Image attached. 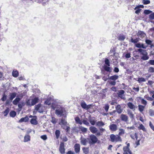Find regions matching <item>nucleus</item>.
<instances>
[{"instance_id": "7ed1b4c3", "label": "nucleus", "mask_w": 154, "mask_h": 154, "mask_svg": "<svg viewBox=\"0 0 154 154\" xmlns=\"http://www.w3.org/2000/svg\"><path fill=\"white\" fill-rule=\"evenodd\" d=\"M110 141L112 142H121L122 139L121 137L118 135L112 134L110 135Z\"/></svg>"}, {"instance_id": "052dcab7", "label": "nucleus", "mask_w": 154, "mask_h": 154, "mask_svg": "<svg viewBox=\"0 0 154 154\" xmlns=\"http://www.w3.org/2000/svg\"><path fill=\"white\" fill-rule=\"evenodd\" d=\"M145 42L146 44L148 45H151L152 43V41L148 39H146L145 40Z\"/></svg>"}, {"instance_id": "e2e57ef3", "label": "nucleus", "mask_w": 154, "mask_h": 154, "mask_svg": "<svg viewBox=\"0 0 154 154\" xmlns=\"http://www.w3.org/2000/svg\"><path fill=\"white\" fill-rule=\"evenodd\" d=\"M128 130H134L135 128V127L134 125H132L131 127H128L126 128Z\"/></svg>"}, {"instance_id": "ddd939ff", "label": "nucleus", "mask_w": 154, "mask_h": 154, "mask_svg": "<svg viewBox=\"0 0 154 154\" xmlns=\"http://www.w3.org/2000/svg\"><path fill=\"white\" fill-rule=\"evenodd\" d=\"M41 104H38L35 106V110L36 111H38L39 112L42 113L43 112L42 109H41Z\"/></svg>"}, {"instance_id": "cd10ccee", "label": "nucleus", "mask_w": 154, "mask_h": 154, "mask_svg": "<svg viewBox=\"0 0 154 154\" xmlns=\"http://www.w3.org/2000/svg\"><path fill=\"white\" fill-rule=\"evenodd\" d=\"M28 119L29 118L27 117L22 118L19 120V122H26L28 121Z\"/></svg>"}, {"instance_id": "680f3d73", "label": "nucleus", "mask_w": 154, "mask_h": 154, "mask_svg": "<svg viewBox=\"0 0 154 154\" xmlns=\"http://www.w3.org/2000/svg\"><path fill=\"white\" fill-rule=\"evenodd\" d=\"M149 125L151 129L154 131V126L153 125L151 122H149Z\"/></svg>"}, {"instance_id": "5701e85b", "label": "nucleus", "mask_w": 154, "mask_h": 154, "mask_svg": "<svg viewBox=\"0 0 154 154\" xmlns=\"http://www.w3.org/2000/svg\"><path fill=\"white\" fill-rule=\"evenodd\" d=\"M30 140V136L28 134H26L24 137V142H26Z\"/></svg>"}, {"instance_id": "f704fd0d", "label": "nucleus", "mask_w": 154, "mask_h": 154, "mask_svg": "<svg viewBox=\"0 0 154 154\" xmlns=\"http://www.w3.org/2000/svg\"><path fill=\"white\" fill-rule=\"evenodd\" d=\"M82 150L83 153L85 154H87L89 152V149L88 148L83 147Z\"/></svg>"}, {"instance_id": "423d86ee", "label": "nucleus", "mask_w": 154, "mask_h": 154, "mask_svg": "<svg viewBox=\"0 0 154 154\" xmlns=\"http://www.w3.org/2000/svg\"><path fill=\"white\" fill-rule=\"evenodd\" d=\"M125 91L123 90H120L118 91L117 93L118 96L121 99L125 100L126 99L124 93Z\"/></svg>"}, {"instance_id": "0eeeda50", "label": "nucleus", "mask_w": 154, "mask_h": 154, "mask_svg": "<svg viewBox=\"0 0 154 154\" xmlns=\"http://www.w3.org/2000/svg\"><path fill=\"white\" fill-rule=\"evenodd\" d=\"M59 150L61 154H64L65 152L64 148V143L63 142H61L60 145Z\"/></svg>"}, {"instance_id": "473e14b6", "label": "nucleus", "mask_w": 154, "mask_h": 154, "mask_svg": "<svg viewBox=\"0 0 154 154\" xmlns=\"http://www.w3.org/2000/svg\"><path fill=\"white\" fill-rule=\"evenodd\" d=\"M32 99H29L26 101V104L27 106H32L31 102Z\"/></svg>"}, {"instance_id": "412c9836", "label": "nucleus", "mask_w": 154, "mask_h": 154, "mask_svg": "<svg viewBox=\"0 0 154 154\" xmlns=\"http://www.w3.org/2000/svg\"><path fill=\"white\" fill-rule=\"evenodd\" d=\"M104 123L102 121H98L96 123V125L98 127H100L105 125Z\"/></svg>"}, {"instance_id": "5fc2aeb1", "label": "nucleus", "mask_w": 154, "mask_h": 154, "mask_svg": "<svg viewBox=\"0 0 154 154\" xmlns=\"http://www.w3.org/2000/svg\"><path fill=\"white\" fill-rule=\"evenodd\" d=\"M131 42L134 43H137L138 41L137 38L134 39L133 38H131Z\"/></svg>"}, {"instance_id": "bb28decb", "label": "nucleus", "mask_w": 154, "mask_h": 154, "mask_svg": "<svg viewBox=\"0 0 154 154\" xmlns=\"http://www.w3.org/2000/svg\"><path fill=\"white\" fill-rule=\"evenodd\" d=\"M119 133L118 135H119V136H122L125 133V131L122 128H119Z\"/></svg>"}, {"instance_id": "774afa93", "label": "nucleus", "mask_w": 154, "mask_h": 154, "mask_svg": "<svg viewBox=\"0 0 154 154\" xmlns=\"http://www.w3.org/2000/svg\"><path fill=\"white\" fill-rule=\"evenodd\" d=\"M148 63L151 65H154V60H150Z\"/></svg>"}, {"instance_id": "c85d7f7f", "label": "nucleus", "mask_w": 154, "mask_h": 154, "mask_svg": "<svg viewBox=\"0 0 154 154\" xmlns=\"http://www.w3.org/2000/svg\"><path fill=\"white\" fill-rule=\"evenodd\" d=\"M20 100V99L19 97H17L13 101V104L14 105H16Z\"/></svg>"}, {"instance_id": "864d4df0", "label": "nucleus", "mask_w": 154, "mask_h": 154, "mask_svg": "<svg viewBox=\"0 0 154 154\" xmlns=\"http://www.w3.org/2000/svg\"><path fill=\"white\" fill-rule=\"evenodd\" d=\"M51 104V102H50V100L49 99H47L45 101V104L46 105H49Z\"/></svg>"}, {"instance_id": "6ab92c4d", "label": "nucleus", "mask_w": 154, "mask_h": 154, "mask_svg": "<svg viewBox=\"0 0 154 154\" xmlns=\"http://www.w3.org/2000/svg\"><path fill=\"white\" fill-rule=\"evenodd\" d=\"M116 109L117 112L119 114H120L122 112L123 109H122L120 105H118L116 107Z\"/></svg>"}, {"instance_id": "20e7f679", "label": "nucleus", "mask_w": 154, "mask_h": 154, "mask_svg": "<svg viewBox=\"0 0 154 154\" xmlns=\"http://www.w3.org/2000/svg\"><path fill=\"white\" fill-rule=\"evenodd\" d=\"M89 129L91 133L93 134H95L97 137L101 136L100 133L98 132V130L96 127L94 126H91L89 127Z\"/></svg>"}, {"instance_id": "603ef678", "label": "nucleus", "mask_w": 154, "mask_h": 154, "mask_svg": "<svg viewBox=\"0 0 154 154\" xmlns=\"http://www.w3.org/2000/svg\"><path fill=\"white\" fill-rule=\"evenodd\" d=\"M105 64L107 65L108 66H110V64L109 63V60L107 59L106 58L105 60Z\"/></svg>"}, {"instance_id": "58836bf2", "label": "nucleus", "mask_w": 154, "mask_h": 154, "mask_svg": "<svg viewBox=\"0 0 154 154\" xmlns=\"http://www.w3.org/2000/svg\"><path fill=\"white\" fill-rule=\"evenodd\" d=\"M109 107V104H107L105 105L103 107V108L106 112H107L108 111Z\"/></svg>"}, {"instance_id": "f03ea898", "label": "nucleus", "mask_w": 154, "mask_h": 154, "mask_svg": "<svg viewBox=\"0 0 154 154\" xmlns=\"http://www.w3.org/2000/svg\"><path fill=\"white\" fill-rule=\"evenodd\" d=\"M98 140L97 136L93 134L90 135L88 139V143L90 145L95 144L97 143Z\"/></svg>"}, {"instance_id": "9d476101", "label": "nucleus", "mask_w": 154, "mask_h": 154, "mask_svg": "<svg viewBox=\"0 0 154 154\" xmlns=\"http://www.w3.org/2000/svg\"><path fill=\"white\" fill-rule=\"evenodd\" d=\"M120 118L122 121L126 122L128 121V118L126 115L122 114L120 115Z\"/></svg>"}, {"instance_id": "8fccbe9b", "label": "nucleus", "mask_w": 154, "mask_h": 154, "mask_svg": "<svg viewBox=\"0 0 154 154\" xmlns=\"http://www.w3.org/2000/svg\"><path fill=\"white\" fill-rule=\"evenodd\" d=\"M142 2L144 5H147L150 3V1L149 0H143Z\"/></svg>"}, {"instance_id": "4be33fe9", "label": "nucleus", "mask_w": 154, "mask_h": 154, "mask_svg": "<svg viewBox=\"0 0 154 154\" xmlns=\"http://www.w3.org/2000/svg\"><path fill=\"white\" fill-rule=\"evenodd\" d=\"M38 97H35L33 99H32V106L34 105L36 103H38Z\"/></svg>"}, {"instance_id": "a18cd8bd", "label": "nucleus", "mask_w": 154, "mask_h": 154, "mask_svg": "<svg viewBox=\"0 0 154 154\" xmlns=\"http://www.w3.org/2000/svg\"><path fill=\"white\" fill-rule=\"evenodd\" d=\"M57 119L55 118L54 117H52L51 118V122L53 124H55L57 123Z\"/></svg>"}, {"instance_id": "2eb2a0df", "label": "nucleus", "mask_w": 154, "mask_h": 154, "mask_svg": "<svg viewBox=\"0 0 154 154\" xmlns=\"http://www.w3.org/2000/svg\"><path fill=\"white\" fill-rule=\"evenodd\" d=\"M137 36L140 38H143L146 35L145 33L141 31H139L137 33Z\"/></svg>"}, {"instance_id": "aec40b11", "label": "nucleus", "mask_w": 154, "mask_h": 154, "mask_svg": "<svg viewBox=\"0 0 154 154\" xmlns=\"http://www.w3.org/2000/svg\"><path fill=\"white\" fill-rule=\"evenodd\" d=\"M81 143L83 145H86L87 142V140L85 138L81 137L80 138Z\"/></svg>"}, {"instance_id": "37998d69", "label": "nucleus", "mask_w": 154, "mask_h": 154, "mask_svg": "<svg viewBox=\"0 0 154 154\" xmlns=\"http://www.w3.org/2000/svg\"><path fill=\"white\" fill-rule=\"evenodd\" d=\"M82 122L84 124L87 126H89L90 125L88 121H87L86 119H83Z\"/></svg>"}, {"instance_id": "a878e982", "label": "nucleus", "mask_w": 154, "mask_h": 154, "mask_svg": "<svg viewBox=\"0 0 154 154\" xmlns=\"http://www.w3.org/2000/svg\"><path fill=\"white\" fill-rule=\"evenodd\" d=\"M119 76L118 75H114L110 77L109 79H110L115 81L118 79Z\"/></svg>"}, {"instance_id": "338daca9", "label": "nucleus", "mask_w": 154, "mask_h": 154, "mask_svg": "<svg viewBox=\"0 0 154 154\" xmlns=\"http://www.w3.org/2000/svg\"><path fill=\"white\" fill-rule=\"evenodd\" d=\"M18 107L20 108H22V107L24 106V103H20L18 104Z\"/></svg>"}, {"instance_id": "ea45409f", "label": "nucleus", "mask_w": 154, "mask_h": 154, "mask_svg": "<svg viewBox=\"0 0 154 154\" xmlns=\"http://www.w3.org/2000/svg\"><path fill=\"white\" fill-rule=\"evenodd\" d=\"M140 98L141 100V103L145 106L147 104V101L142 98Z\"/></svg>"}, {"instance_id": "6e6d98bb", "label": "nucleus", "mask_w": 154, "mask_h": 154, "mask_svg": "<svg viewBox=\"0 0 154 154\" xmlns=\"http://www.w3.org/2000/svg\"><path fill=\"white\" fill-rule=\"evenodd\" d=\"M152 11L148 10H145L144 11V13L146 14H149Z\"/></svg>"}, {"instance_id": "4468645a", "label": "nucleus", "mask_w": 154, "mask_h": 154, "mask_svg": "<svg viewBox=\"0 0 154 154\" xmlns=\"http://www.w3.org/2000/svg\"><path fill=\"white\" fill-rule=\"evenodd\" d=\"M74 147L75 152L76 153H79L80 149V145L78 143H76Z\"/></svg>"}, {"instance_id": "2f4dec72", "label": "nucleus", "mask_w": 154, "mask_h": 154, "mask_svg": "<svg viewBox=\"0 0 154 154\" xmlns=\"http://www.w3.org/2000/svg\"><path fill=\"white\" fill-rule=\"evenodd\" d=\"M12 74V75L14 77H16L18 76L19 73L17 71L14 70L13 71Z\"/></svg>"}, {"instance_id": "1a4fd4ad", "label": "nucleus", "mask_w": 154, "mask_h": 154, "mask_svg": "<svg viewBox=\"0 0 154 154\" xmlns=\"http://www.w3.org/2000/svg\"><path fill=\"white\" fill-rule=\"evenodd\" d=\"M127 106L128 108L133 111H135L136 109L137 108V106L131 102H129L128 103Z\"/></svg>"}, {"instance_id": "c9c22d12", "label": "nucleus", "mask_w": 154, "mask_h": 154, "mask_svg": "<svg viewBox=\"0 0 154 154\" xmlns=\"http://www.w3.org/2000/svg\"><path fill=\"white\" fill-rule=\"evenodd\" d=\"M60 131L59 130H57L55 132V134L56 136V138L57 139H58L60 135Z\"/></svg>"}, {"instance_id": "e433bc0d", "label": "nucleus", "mask_w": 154, "mask_h": 154, "mask_svg": "<svg viewBox=\"0 0 154 154\" xmlns=\"http://www.w3.org/2000/svg\"><path fill=\"white\" fill-rule=\"evenodd\" d=\"M16 115V113L14 111H11L10 113V115L12 117H14Z\"/></svg>"}, {"instance_id": "f3484780", "label": "nucleus", "mask_w": 154, "mask_h": 154, "mask_svg": "<svg viewBox=\"0 0 154 154\" xmlns=\"http://www.w3.org/2000/svg\"><path fill=\"white\" fill-rule=\"evenodd\" d=\"M30 123L31 124L36 125L37 124V121L36 120V116H34L33 118L30 120Z\"/></svg>"}, {"instance_id": "09e8293b", "label": "nucleus", "mask_w": 154, "mask_h": 154, "mask_svg": "<svg viewBox=\"0 0 154 154\" xmlns=\"http://www.w3.org/2000/svg\"><path fill=\"white\" fill-rule=\"evenodd\" d=\"M61 138L63 141L65 142H66L68 140L67 138L65 136V135H63V136L61 135Z\"/></svg>"}, {"instance_id": "13d9d810", "label": "nucleus", "mask_w": 154, "mask_h": 154, "mask_svg": "<svg viewBox=\"0 0 154 154\" xmlns=\"http://www.w3.org/2000/svg\"><path fill=\"white\" fill-rule=\"evenodd\" d=\"M149 113L150 116H152L154 115V111L151 109H150L149 110Z\"/></svg>"}, {"instance_id": "dca6fc26", "label": "nucleus", "mask_w": 154, "mask_h": 154, "mask_svg": "<svg viewBox=\"0 0 154 154\" xmlns=\"http://www.w3.org/2000/svg\"><path fill=\"white\" fill-rule=\"evenodd\" d=\"M143 54L142 55L143 56H142L141 57V59L143 60H148L149 58V57L148 56V53L147 52H146L144 53H143Z\"/></svg>"}, {"instance_id": "a19ab883", "label": "nucleus", "mask_w": 154, "mask_h": 154, "mask_svg": "<svg viewBox=\"0 0 154 154\" xmlns=\"http://www.w3.org/2000/svg\"><path fill=\"white\" fill-rule=\"evenodd\" d=\"M125 38V36L124 35H120L118 39L119 40L123 41Z\"/></svg>"}, {"instance_id": "bf43d9fd", "label": "nucleus", "mask_w": 154, "mask_h": 154, "mask_svg": "<svg viewBox=\"0 0 154 154\" xmlns=\"http://www.w3.org/2000/svg\"><path fill=\"white\" fill-rule=\"evenodd\" d=\"M93 106V105L92 104L87 105L86 108V110H88L89 109L92 108Z\"/></svg>"}, {"instance_id": "393cba45", "label": "nucleus", "mask_w": 154, "mask_h": 154, "mask_svg": "<svg viewBox=\"0 0 154 154\" xmlns=\"http://www.w3.org/2000/svg\"><path fill=\"white\" fill-rule=\"evenodd\" d=\"M16 96V93H13L10 94V100L11 101Z\"/></svg>"}, {"instance_id": "0e129e2a", "label": "nucleus", "mask_w": 154, "mask_h": 154, "mask_svg": "<svg viewBox=\"0 0 154 154\" xmlns=\"http://www.w3.org/2000/svg\"><path fill=\"white\" fill-rule=\"evenodd\" d=\"M6 96L4 94L3 95V97L1 99V100L2 101H4L6 100Z\"/></svg>"}, {"instance_id": "de8ad7c7", "label": "nucleus", "mask_w": 154, "mask_h": 154, "mask_svg": "<svg viewBox=\"0 0 154 154\" xmlns=\"http://www.w3.org/2000/svg\"><path fill=\"white\" fill-rule=\"evenodd\" d=\"M137 51L138 52H139L142 55L143 54V53H144L146 52V50H143L141 48H139L137 49Z\"/></svg>"}, {"instance_id": "b1692460", "label": "nucleus", "mask_w": 154, "mask_h": 154, "mask_svg": "<svg viewBox=\"0 0 154 154\" xmlns=\"http://www.w3.org/2000/svg\"><path fill=\"white\" fill-rule=\"evenodd\" d=\"M138 110L140 112L142 113L144 111L145 108V106L141 105H139L138 106Z\"/></svg>"}, {"instance_id": "4c0bfd02", "label": "nucleus", "mask_w": 154, "mask_h": 154, "mask_svg": "<svg viewBox=\"0 0 154 154\" xmlns=\"http://www.w3.org/2000/svg\"><path fill=\"white\" fill-rule=\"evenodd\" d=\"M138 129L140 130H142L143 131H146V128L142 124L140 125V126L138 127Z\"/></svg>"}, {"instance_id": "69168bd1", "label": "nucleus", "mask_w": 154, "mask_h": 154, "mask_svg": "<svg viewBox=\"0 0 154 154\" xmlns=\"http://www.w3.org/2000/svg\"><path fill=\"white\" fill-rule=\"evenodd\" d=\"M149 18L151 20L154 19V13L150 14Z\"/></svg>"}, {"instance_id": "39448f33", "label": "nucleus", "mask_w": 154, "mask_h": 154, "mask_svg": "<svg viewBox=\"0 0 154 154\" xmlns=\"http://www.w3.org/2000/svg\"><path fill=\"white\" fill-rule=\"evenodd\" d=\"M130 143H128L127 146L123 147V149L124 151L123 154H132L131 151L130 149Z\"/></svg>"}, {"instance_id": "f8f14e48", "label": "nucleus", "mask_w": 154, "mask_h": 154, "mask_svg": "<svg viewBox=\"0 0 154 154\" xmlns=\"http://www.w3.org/2000/svg\"><path fill=\"white\" fill-rule=\"evenodd\" d=\"M109 127L110 130L113 131H116L117 129V125L115 124H111L109 126Z\"/></svg>"}, {"instance_id": "4d7b16f0", "label": "nucleus", "mask_w": 154, "mask_h": 154, "mask_svg": "<svg viewBox=\"0 0 154 154\" xmlns=\"http://www.w3.org/2000/svg\"><path fill=\"white\" fill-rule=\"evenodd\" d=\"M148 71L149 72H154V68L152 67H149Z\"/></svg>"}, {"instance_id": "f257e3e1", "label": "nucleus", "mask_w": 154, "mask_h": 154, "mask_svg": "<svg viewBox=\"0 0 154 154\" xmlns=\"http://www.w3.org/2000/svg\"><path fill=\"white\" fill-rule=\"evenodd\" d=\"M55 113L58 116H63V117H66V111L65 109L63 108L60 106H58L57 107Z\"/></svg>"}, {"instance_id": "a211bd4d", "label": "nucleus", "mask_w": 154, "mask_h": 154, "mask_svg": "<svg viewBox=\"0 0 154 154\" xmlns=\"http://www.w3.org/2000/svg\"><path fill=\"white\" fill-rule=\"evenodd\" d=\"M127 111V113L129 115L130 118L132 119H133L134 117V115L132 111L130 109H128Z\"/></svg>"}, {"instance_id": "79ce46f5", "label": "nucleus", "mask_w": 154, "mask_h": 154, "mask_svg": "<svg viewBox=\"0 0 154 154\" xmlns=\"http://www.w3.org/2000/svg\"><path fill=\"white\" fill-rule=\"evenodd\" d=\"M87 105L84 102H82L81 103V106H82V107L83 108L85 109L86 108Z\"/></svg>"}, {"instance_id": "7c9ffc66", "label": "nucleus", "mask_w": 154, "mask_h": 154, "mask_svg": "<svg viewBox=\"0 0 154 154\" xmlns=\"http://www.w3.org/2000/svg\"><path fill=\"white\" fill-rule=\"evenodd\" d=\"M79 129L82 132H86L87 131V128L82 126H79Z\"/></svg>"}, {"instance_id": "c756f323", "label": "nucleus", "mask_w": 154, "mask_h": 154, "mask_svg": "<svg viewBox=\"0 0 154 154\" xmlns=\"http://www.w3.org/2000/svg\"><path fill=\"white\" fill-rule=\"evenodd\" d=\"M75 119L76 122L79 124L82 125V122L80 120L79 118L78 117H77L75 118Z\"/></svg>"}, {"instance_id": "9b49d317", "label": "nucleus", "mask_w": 154, "mask_h": 154, "mask_svg": "<svg viewBox=\"0 0 154 154\" xmlns=\"http://www.w3.org/2000/svg\"><path fill=\"white\" fill-rule=\"evenodd\" d=\"M88 119L90 123L93 125H94L97 122L96 120L94 117H91L90 116L88 118Z\"/></svg>"}, {"instance_id": "49530a36", "label": "nucleus", "mask_w": 154, "mask_h": 154, "mask_svg": "<svg viewBox=\"0 0 154 154\" xmlns=\"http://www.w3.org/2000/svg\"><path fill=\"white\" fill-rule=\"evenodd\" d=\"M9 112V108H8L3 113L5 116H6L8 114Z\"/></svg>"}, {"instance_id": "72a5a7b5", "label": "nucleus", "mask_w": 154, "mask_h": 154, "mask_svg": "<svg viewBox=\"0 0 154 154\" xmlns=\"http://www.w3.org/2000/svg\"><path fill=\"white\" fill-rule=\"evenodd\" d=\"M104 69L107 72H111V69L109 66H104Z\"/></svg>"}, {"instance_id": "3c124183", "label": "nucleus", "mask_w": 154, "mask_h": 154, "mask_svg": "<svg viewBox=\"0 0 154 154\" xmlns=\"http://www.w3.org/2000/svg\"><path fill=\"white\" fill-rule=\"evenodd\" d=\"M99 130L100 131H98V132H99L101 134V136L103 134V132L106 131L105 129L102 128H100Z\"/></svg>"}, {"instance_id": "6e6552de", "label": "nucleus", "mask_w": 154, "mask_h": 154, "mask_svg": "<svg viewBox=\"0 0 154 154\" xmlns=\"http://www.w3.org/2000/svg\"><path fill=\"white\" fill-rule=\"evenodd\" d=\"M59 124L61 125L62 128L63 129L66 128V126L67 125V122L66 120L64 119H61V122H60Z\"/></svg>"}, {"instance_id": "c03bdc74", "label": "nucleus", "mask_w": 154, "mask_h": 154, "mask_svg": "<svg viewBox=\"0 0 154 154\" xmlns=\"http://www.w3.org/2000/svg\"><path fill=\"white\" fill-rule=\"evenodd\" d=\"M137 81L139 83H140L142 82H145L146 80L144 78L142 77L138 78Z\"/></svg>"}]
</instances>
